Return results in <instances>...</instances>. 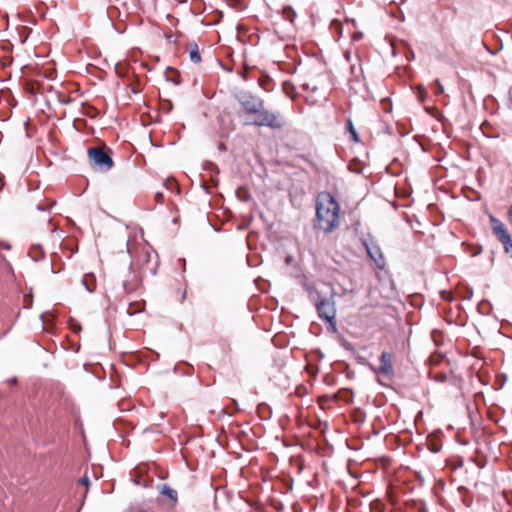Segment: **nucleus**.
Segmentation results:
<instances>
[{"instance_id":"39448f33","label":"nucleus","mask_w":512,"mask_h":512,"mask_svg":"<svg viewBox=\"0 0 512 512\" xmlns=\"http://www.w3.org/2000/svg\"><path fill=\"white\" fill-rule=\"evenodd\" d=\"M88 156L93 165L102 171H109L113 167L114 163L111 156L100 147H90Z\"/></svg>"},{"instance_id":"f8f14e48","label":"nucleus","mask_w":512,"mask_h":512,"mask_svg":"<svg viewBox=\"0 0 512 512\" xmlns=\"http://www.w3.org/2000/svg\"><path fill=\"white\" fill-rule=\"evenodd\" d=\"M330 28L334 35H338V39L343 36L344 25L341 21L334 19Z\"/></svg>"},{"instance_id":"6e6552de","label":"nucleus","mask_w":512,"mask_h":512,"mask_svg":"<svg viewBox=\"0 0 512 512\" xmlns=\"http://www.w3.org/2000/svg\"><path fill=\"white\" fill-rule=\"evenodd\" d=\"M490 223L493 229L494 234L498 237V240L503 243L504 241H508L511 237L509 232L507 231L505 225L494 216H490Z\"/></svg>"},{"instance_id":"1a4fd4ad","label":"nucleus","mask_w":512,"mask_h":512,"mask_svg":"<svg viewBox=\"0 0 512 512\" xmlns=\"http://www.w3.org/2000/svg\"><path fill=\"white\" fill-rule=\"evenodd\" d=\"M29 256L35 262L40 261L44 258V252L40 245H33L29 250Z\"/></svg>"},{"instance_id":"7ed1b4c3","label":"nucleus","mask_w":512,"mask_h":512,"mask_svg":"<svg viewBox=\"0 0 512 512\" xmlns=\"http://www.w3.org/2000/svg\"><path fill=\"white\" fill-rule=\"evenodd\" d=\"M256 116L252 122L253 125L259 127H269L271 129H281L285 122L279 113H273L265 109L264 104L259 108V111L254 113Z\"/></svg>"},{"instance_id":"dca6fc26","label":"nucleus","mask_w":512,"mask_h":512,"mask_svg":"<svg viewBox=\"0 0 512 512\" xmlns=\"http://www.w3.org/2000/svg\"><path fill=\"white\" fill-rule=\"evenodd\" d=\"M346 133L348 134L349 136V139H352V119L350 117H348L346 119Z\"/></svg>"},{"instance_id":"c85d7f7f","label":"nucleus","mask_w":512,"mask_h":512,"mask_svg":"<svg viewBox=\"0 0 512 512\" xmlns=\"http://www.w3.org/2000/svg\"><path fill=\"white\" fill-rule=\"evenodd\" d=\"M356 161H357V159L354 158V168H353L354 173L358 172V169L356 167Z\"/></svg>"},{"instance_id":"20e7f679","label":"nucleus","mask_w":512,"mask_h":512,"mask_svg":"<svg viewBox=\"0 0 512 512\" xmlns=\"http://www.w3.org/2000/svg\"><path fill=\"white\" fill-rule=\"evenodd\" d=\"M234 97L243 107L245 113L250 115L258 112L259 108L264 104L262 98L246 90H238L235 92Z\"/></svg>"},{"instance_id":"5701e85b","label":"nucleus","mask_w":512,"mask_h":512,"mask_svg":"<svg viewBox=\"0 0 512 512\" xmlns=\"http://www.w3.org/2000/svg\"><path fill=\"white\" fill-rule=\"evenodd\" d=\"M362 33L360 32H354V41H358L362 38Z\"/></svg>"},{"instance_id":"a211bd4d","label":"nucleus","mask_w":512,"mask_h":512,"mask_svg":"<svg viewBox=\"0 0 512 512\" xmlns=\"http://www.w3.org/2000/svg\"><path fill=\"white\" fill-rule=\"evenodd\" d=\"M79 483L81 485L87 487L89 485V483H90V480H89V478L87 476H83V477L80 478Z\"/></svg>"},{"instance_id":"e433bc0d","label":"nucleus","mask_w":512,"mask_h":512,"mask_svg":"<svg viewBox=\"0 0 512 512\" xmlns=\"http://www.w3.org/2000/svg\"><path fill=\"white\" fill-rule=\"evenodd\" d=\"M55 203H56L55 201L51 202L50 207L54 206Z\"/></svg>"},{"instance_id":"c9c22d12","label":"nucleus","mask_w":512,"mask_h":512,"mask_svg":"<svg viewBox=\"0 0 512 512\" xmlns=\"http://www.w3.org/2000/svg\"><path fill=\"white\" fill-rule=\"evenodd\" d=\"M157 197H158V199H161L162 194H159V193H158V194H157Z\"/></svg>"},{"instance_id":"7c9ffc66","label":"nucleus","mask_w":512,"mask_h":512,"mask_svg":"<svg viewBox=\"0 0 512 512\" xmlns=\"http://www.w3.org/2000/svg\"><path fill=\"white\" fill-rule=\"evenodd\" d=\"M347 167H348V169H349L350 171H352V161H350V162L348 163V166H347Z\"/></svg>"},{"instance_id":"473e14b6","label":"nucleus","mask_w":512,"mask_h":512,"mask_svg":"<svg viewBox=\"0 0 512 512\" xmlns=\"http://www.w3.org/2000/svg\"><path fill=\"white\" fill-rule=\"evenodd\" d=\"M289 12H290L293 16H295V12H294V10H292L291 8H289Z\"/></svg>"},{"instance_id":"9d476101","label":"nucleus","mask_w":512,"mask_h":512,"mask_svg":"<svg viewBox=\"0 0 512 512\" xmlns=\"http://www.w3.org/2000/svg\"><path fill=\"white\" fill-rule=\"evenodd\" d=\"M81 283L83 284V286L85 287V289L89 292V293H92L94 292L95 288H96V284H95V278L94 276L92 275H86L82 278L81 280Z\"/></svg>"},{"instance_id":"b1692460","label":"nucleus","mask_w":512,"mask_h":512,"mask_svg":"<svg viewBox=\"0 0 512 512\" xmlns=\"http://www.w3.org/2000/svg\"><path fill=\"white\" fill-rule=\"evenodd\" d=\"M0 246L6 250H9L11 248L10 244L4 243L0 241Z\"/></svg>"},{"instance_id":"ddd939ff","label":"nucleus","mask_w":512,"mask_h":512,"mask_svg":"<svg viewBox=\"0 0 512 512\" xmlns=\"http://www.w3.org/2000/svg\"><path fill=\"white\" fill-rule=\"evenodd\" d=\"M189 56H190V60L193 63H199L201 61V56H200L199 49H198V46L196 43L190 44Z\"/></svg>"},{"instance_id":"2eb2a0df","label":"nucleus","mask_w":512,"mask_h":512,"mask_svg":"<svg viewBox=\"0 0 512 512\" xmlns=\"http://www.w3.org/2000/svg\"><path fill=\"white\" fill-rule=\"evenodd\" d=\"M502 244L504 246L505 252L512 256V238L510 237L508 241H504Z\"/></svg>"},{"instance_id":"f03ea898","label":"nucleus","mask_w":512,"mask_h":512,"mask_svg":"<svg viewBox=\"0 0 512 512\" xmlns=\"http://www.w3.org/2000/svg\"><path fill=\"white\" fill-rule=\"evenodd\" d=\"M339 210L337 201L330 193H320L316 200L315 228L326 233L332 232L340 223Z\"/></svg>"},{"instance_id":"2f4dec72","label":"nucleus","mask_w":512,"mask_h":512,"mask_svg":"<svg viewBox=\"0 0 512 512\" xmlns=\"http://www.w3.org/2000/svg\"><path fill=\"white\" fill-rule=\"evenodd\" d=\"M123 287L127 291V283H126V281L123 282Z\"/></svg>"},{"instance_id":"f704fd0d","label":"nucleus","mask_w":512,"mask_h":512,"mask_svg":"<svg viewBox=\"0 0 512 512\" xmlns=\"http://www.w3.org/2000/svg\"><path fill=\"white\" fill-rule=\"evenodd\" d=\"M157 197H158V199H161L162 194H159V193H158V194H157Z\"/></svg>"},{"instance_id":"aec40b11","label":"nucleus","mask_w":512,"mask_h":512,"mask_svg":"<svg viewBox=\"0 0 512 512\" xmlns=\"http://www.w3.org/2000/svg\"><path fill=\"white\" fill-rule=\"evenodd\" d=\"M347 471L350 475H352V459H348L347 461Z\"/></svg>"},{"instance_id":"4c0bfd02","label":"nucleus","mask_w":512,"mask_h":512,"mask_svg":"<svg viewBox=\"0 0 512 512\" xmlns=\"http://www.w3.org/2000/svg\"><path fill=\"white\" fill-rule=\"evenodd\" d=\"M126 248H127L128 252L130 253V250H129V245H128V243H126Z\"/></svg>"},{"instance_id":"a878e982","label":"nucleus","mask_w":512,"mask_h":512,"mask_svg":"<svg viewBox=\"0 0 512 512\" xmlns=\"http://www.w3.org/2000/svg\"><path fill=\"white\" fill-rule=\"evenodd\" d=\"M359 142V136L357 134V132L354 130V143H358Z\"/></svg>"},{"instance_id":"393cba45","label":"nucleus","mask_w":512,"mask_h":512,"mask_svg":"<svg viewBox=\"0 0 512 512\" xmlns=\"http://www.w3.org/2000/svg\"><path fill=\"white\" fill-rule=\"evenodd\" d=\"M37 209H38V210H40V211H46V210H48L49 208H47V207H45V206H43V205L39 204V205H37Z\"/></svg>"},{"instance_id":"9b49d317","label":"nucleus","mask_w":512,"mask_h":512,"mask_svg":"<svg viewBox=\"0 0 512 512\" xmlns=\"http://www.w3.org/2000/svg\"><path fill=\"white\" fill-rule=\"evenodd\" d=\"M160 492L162 495L168 497L170 500L176 501L177 500V491L171 488L167 484H163L160 488Z\"/></svg>"},{"instance_id":"f3484780","label":"nucleus","mask_w":512,"mask_h":512,"mask_svg":"<svg viewBox=\"0 0 512 512\" xmlns=\"http://www.w3.org/2000/svg\"><path fill=\"white\" fill-rule=\"evenodd\" d=\"M444 92V88L439 80H435V94L439 95Z\"/></svg>"},{"instance_id":"6ab92c4d","label":"nucleus","mask_w":512,"mask_h":512,"mask_svg":"<svg viewBox=\"0 0 512 512\" xmlns=\"http://www.w3.org/2000/svg\"><path fill=\"white\" fill-rule=\"evenodd\" d=\"M132 306H133V304H131V305L129 306V308L127 309V313H128L129 315H134L135 313H137V312L141 311V308H137V309L133 310V309H132Z\"/></svg>"},{"instance_id":"f257e3e1","label":"nucleus","mask_w":512,"mask_h":512,"mask_svg":"<svg viewBox=\"0 0 512 512\" xmlns=\"http://www.w3.org/2000/svg\"><path fill=\"white\" fill-rule=\"evenodd\" d=\"M301 284L308 293L310 301L316 307L318 317L326 322L335 330L336 309L334 303V294L329 286L321 284L317 286L315 283L308 281L306 276L301 277Z\"/></svg>"},{"instance_id":"423d86ee","label":"nucleus","mask_w":512,"mask_h":512,"mask_svg":"<svg viewBox=\"0 0 512 512\" xmlns=\"http://www.w3.org/2000/svg\"><path fill=\"white\" fill-rule=\"evenodd\" d=\"M362 243L375 266L379 269H383L386 265V261L377 242L371 236H368L362 240Z\"/></svg>"},{"instance_id":"72a5a7b5","label":"nucleus","mask_w":512,"mask_h":512,"mask_svg":"<svg viewBox=\"0 0 512 512\" xmlns=\"http://www.w3.org/2000/svg\"><path fill=\"white\" fill-rule=\"evenodd\" d=\"M287 18L290 20V22H293L292 17H290V16H288V15H287Z\"/></svg>"},{"instance_id":"4468645a","label":"nucleus","mask_w":512,"mask_h":512,"mask_svg":"<svg viewBox=\"0 0 512 512\" xmlns=\"http://www.w3.org/2000/svg\"><path fill=\"white\" fill-rule=\"evenodd\" d=\"M365 420V414L358 409H354V424L363 422Z\"/></svg>"},{"instance_id":"4be33fe9","label":"nucleus","mask_w":512,"mask_h":512,"mask_svg":"<svg viewBox=\"0 0 512 512\" xmlns=\"http://www.w3.org/2000/svg\"><path fill=\"white\" fill-rule=\"evenodd\" d=\"M7 383L11 384V385H16L18 383V380H17L16 377H12V378L7 380Z\"/></svg>"},{"instance_id":"412c9836","label":"nucleus","mask_w":512,"mask_h":512,"mask_svg":"<svg viewBox=\"0 0 512 512\" xmlns=\"http://www.w3.org/2000/svg\"><path fill=\"white\" fill-rule=\"evenodd\" d=\"M346 21V26H347V33L349 36H352V32H351V29H350V20L348 18L345 19Z\"/></svg>"},{"instance_id":"bb28decb","label":"nucleus","mask_w":512,"mask_h":512,"mask_svg":"<svg viewBox=\"0 0 512 512\" xmlns=\"http://www.w3.org/2000/svg\"><path fill=\"white\" fill-rule=\"evenodd\" d=\"M292 260H293V257H292V256H287V257L285 258V262H286V264H290Z\"/></svg>"},{"instance_id":"0eeeda50","label":"nucleus","mask_w":512,"mask_h":512,"mask_svg":"<svg viewBox=\"0 0 512 512\" xmlns=\"http://www.w3.org/2000/svg\"><path fill=\"white\" fill-rule=\"evenodd\" d=\"M378 372L385 377H392L394 374L392 356L388 352H383L380 356V367Z\"/></svg>"},{"instance_id":"cd10ccee","label":"nucleus","mask_w":512,"mask_h":512,"mask_svg":"<svg viewBox=\"0 0 512 512\" xmlns=\"http://www.w3.org/2000/svg\"><path fill=\"white\" fill-rule=\"evenodd\" d=\"M344 56H345L346 60L349 61V59H350V51L346 50L345 53H344Z\"/></svg>"},{"instance_id":"58836bf2","label":"nucleus","mask_w":512,"mask_h":512,"mask_svg":"<svg viewBox=\"0 0 512 512\" xmlns=\"http://www.w3.org/2000/svg\"><path fill=\"white\" fill-rule=\"evenodd\" d=\"M358 447L354 444L353 450L355 451Z\"/></svg>"},{"instance_id":"c756f323","label":"nucleus","mask_w":512,"mask_h":512,"mask_svg":"<svg viewBox=\"0 0 512 512\" xmlns=\"http://www.w3.org/2000/svg\"><path fill=\"white\" fill-rule=\"evenodd\" d=\"M508 214H509L510 220L512 221V206L510 207Z\"/></svg>"}]
</instances>
